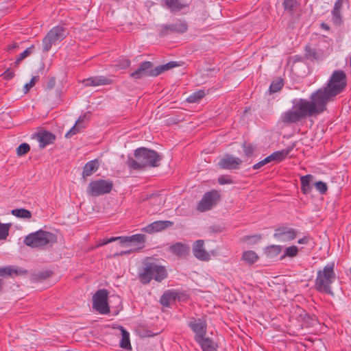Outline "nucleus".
Listing matches in <instances>:
<instances>
[{
	"mask_svg": "<svg viewBox=\"0 0 351 351\" xmlns=\"http://www.w3.org/2000/svg\"><path fill=\"white\" fill-rule=\"evenodd\" d=\"M10 225L8 223H0V240L7 238L9 234V228Z\"/></svg>",
	"mask_w": 351,
	"mask_h": 351,
	"instance_id": "obj_43",
	"label": "nucleus"
},
{
	"mask_svg": "<svg viewBox=\"0 0 351 351\" xmlns=\"http://www.w3.org/2000/svg\"><path fill=\"white\" fill-rule=\"evenodd\" d=\"M284 86V81L282 78H278L275 80H274L270 86H269V91L270 93V94H272V93H275L278 91H279L280 90L282 89V88Z\"/></svg>",
	"mask_w": 351,
	"mask_h": 351,
	"instance_id": "obj_36",
	"label": "nucleus"
},
{
	"mask_svg": "<svg viewBox=\"0 0 351 351\" xmlns=\"http://www.w3.org/2000/svg\"><path fill=\"white\" fill-rule=\"evenodd\" d=\"M21 62V61H18V58H16L15 62H14V66L17 67L19 65Z\"/></svg>",
	"mask_w": 351,
	"mask_h": 351,
	"instance_id": "obj_62",
	"label": "nucleus"
},
{
	"mask_svg": "<svg viewBox=\"0 0 351 351\" xmlns=\"http://www.w3.org/2000/svg\"><path fill=\"white\" fill-rule=\"evenodd\" d=\"M177 66H178V64L176 62H173V61L169 62L167 64L156 66V73H157V75H159L161 73H162L163 72L168 71L172 68H174Z\"/></svg>",
	"mask_w": 351,
	"mask_h": 351,
	"instance_id": "obj_37",
	"label": "nucleus"
},
{
	"mask_svg": "<svg viewBox=\"0 0 351 351\" xmlns=\"http://www.w3.org/2000/svg\"><path fill=\"white\" fill-rule=\"evenodd\" d=\"M27 271L25 269H20L19 267H14V266L9 265L5 267H0V276H20L27 274Z\"/></svg>",
	"mask_w": 351,
	"mask_h": 351,
	"instance_id": "obj_22",
	"label": "nucleus"
},
{
	"mask_svg": "<svg viewBox=\"0 0 351 351\" xmlns=\"http://www.w3.org/2000/svg\"><path fill=\"white\" fill-rule=\"evenodd\" d=\"M282 5L285 10L293 13L298 6V2L296 0H284Z\"/></svg>",
	"mask_w": 351,
	"mask_h": 351,
	"instance_id": "obj_40",
	"label": "nucleus"
},
{
	"mask_svg": "<svg viewBox=\"0 0 351 351\" xmlns=\"http://www.w3.org/2000/svg\"><path fill=\"white\" fill-rule=\"evenodd\" d=\"M169 251L179 258H185L189 254L190 246L182 242H177L169 246Z\"/></svg>",
	"mask_w": 351,
	"mask_h": 351,
	"instance_id": "obj_17",
	"label": "nucleus"
},
{
	"mask_svg": "<svg viewBox=\"0 0 351 351\" xmlns=\"http://www.w3.org/2000/svg\"><path fill=\"white\" fill-rule=\"evenodd\" d=\"M347 86V77L342 70H335L326 85L317 90L326 102L333 101L339 94L343 93Z\"/></svg>",
	"mask_w": 351,
	"mask_h": 351,
	"instance_id": "obj_3",
	"label": "nucleus"
},
{
	"mask_svg": "<svg viewBox=\"0 0 351 351\" xmlns=\"http://www.w3.org/2000/svg\"><path fill=\"white\" fill-rule=\"evenodd\" d=\"M206 95L205 91L204 90H199L197 91L194 92L192 95H191L186 99V101L189 103H196L202 99Z\"/></svg>",
	"mask_w": 351,
	"mask_h": 351,
	"instance_id": "obj_38",
	"label": "nucleus"
},
{
	"mask_svg": "<svg viewBox=\"0 0 351 351\" xmlns=\"http://www.w3.org/2000/svg\"><path fill=\"white\" fill-rule=\"evenodd\" d=\"M218 182H219V184L223 185V184H232L233 181L230 178L229 176L223 175V176H221L218 178Z\"/></svg>",
	"mask_w": 351,
	"mask_h": 351,
	"instance_id": "obj_49",
	"label": "nucleus"
},
{
	"mask_svg": "<svg viewBox=\"0 0 351 351\" xmlns=\"http://www.w3.org/2000/svg\"><path fill=\"white\" fill-rule=\"evenodd\" d=\"M131 64V62L129 59H123L119 61V64H117V66L120 68V69H126V68H128L130 66Z\"/></svg>",
	"mask_w": 351,
	"mask_h": 351,
	"instance_id": "obj_50",
	"label": "nucleus"
},
{
	"mask_svg": "<svg viewBox=\"0 0 351 351\" xmlns=\"http://www.w3.org/2000/svg\"><path fill=\"white\" fill-rule=\"evenodd\" d=\"M188 326L195 333V341L206 336L207 323L205 319L192 318L189 322Z\"/></svg>",
	"mask_w": 351,
	"mask_h": 351,
	"instance_id": "obj_14",
	"label": "nucleus"
},
{
	"mask_svg": "<svg viewBox=\"0 0 351 351\" xmlns=\"http://www.w3.org/2000/svg\"><path fill=\"white\" fill-rule=\"evenodd\" d=\"M243 152L246 156L250 157L252 156L254 152V147L252 144H245L244 143L243 145Z\"/></svg>",
	"mask_w": 351,
	"mask_h": 351,
	"instance_id": "obj_48",
	"label": "nucleus"
},
{
	"mask_svg": "<svg viewBox=\"0 0 351 351\" xmlns=\"http://www.w3.org/2000/svg\"><path fill=\"white\" fill-rule=\"evenodd\" d=\"M99 167V162L98 159H94L88 161L83 167L82 173V179L86 182L88 177L95 173Z\"/></svg>",
	"mask_w": 351,
	"mask_h": 351,
	"instance_id": "obj_20",
	"label": "nucleus"
},
{
	"mask_svg": "<svg viewBox=\"0 0 351 351\" xmlns=\"http://www.w3.org/2000/svg\"><path fill=\"white\" fill-rule=\"evenodd\" d=\"M242 162V160L239 158L234 157L230 154H226L219 161L218 165L223 169L235 170L239 169Z\"/></svg>",
	"mask_w": 351,
	"mask_h": 351,
	"instance_id": "obj_15",
	"label": "nucleus"
},
{
	"mask_svg": "<svg viewBox=\"0 0 351 351\" xmlns=\"http://www.w3.org/2000/svg\"><path fill=\"white\" fill-rule=\"evenodd\" d=\"M220 197L221 195L217 190H211L205 193L197 206V210L199 212L211 210L217 204Z\"/></svg>",
	"mask_w": 351,
	"mask_h": 351,
	"instance_id": "obj_9",
	"label": "nucleus"
},
{
	"mask_svg": "<svg viewBox=\"0 0 351 351\" xmlns=\"http://www.w3.org/2000/svg\"><path fill=\"white\" fill-rule=\"evenodd\" d=\"M33 138L39 142V147L43 149L49 145L53 144L56 137L55 134L49 131L41 130L35 133Z\"/></svg>",
	"mask_w": 351,
	"mask_h": 351,
	"instance_id": "obj_16",
	"label": "nucleus"
},
{
	"mask_svg": "<svg viewBox=\"0 0 351 351\" xmlns=\"http://www.w3.org/2000/svg\"><path fill=\"white\" fill-rule=\"evenodd\" d=\"M91 117V113L90 112H85L82 116H80L78 119H82V125H84L83 123L85 120H89Z\"/></svg>",
	"mask_w": 351,
	"mask_h": 351,
	"instance_id": "obj_57",
	"label": "nucleus"
},
{
	"mask_svg": "<svg viewBox=\"0 0 351 351\" xmlns=\"http://www.w3.org/2000/svg\"><path fill=\"white\" fill-rule=\"evenodd\" d=\"M18 47H19V45L16 43H14L8 46L7 50L8 51H12L13 49L17 48Z\"/></svg>",
	"mask_w": 351,
	"mask_h": 351,
	"instance_id": "obj_59",
	"label": "nucleus"
},
{
	"mask_svg": "<svg viewBox=\"0 0 351 351\" xmlns=\"http://www.w3.org/2000/svg\"><path fill=\"white\" fill-rule=\"evenodd\" d=\"M30 150V146L26 143H21L16 149V154L19 156L26 154Z\"/></svg>",
	"mask_w": 351,
	"mask_h": 351,
	"instance_id": "obj_42",
	"label": "nucleus"
},
{
	"mask_svg": "<svg viewBox=\"0 0 351 351\" xmlns=\"http://www.w3.org/2000/svg\"><path fill=\"white\" fill-rule=\"evenodd\" d=\"M3 285V282L1 279H0V291L2 289V286Z\"/></svg>",
	"mask_w": 351,
	"mask_h": 351,
	"instance_id": "obj_63",
	"label": "nucleus"
},
{
	"mask_svg": "<svg viewBox=\"0 0 351 351\" xmlns=\"http://www.w3.org/2000/svg\"><path fill=\"white\" fill-rule=\"evenodd\" d=\"M125 243H138L142 245L139 247V249H142L144 247V242L145 241V236L143 234H136L130 237H124Z\"/></svg>",
	"mask_w": 351,
	"mask_h": 351,
	"instance_id": "obj_29",
	"label": "nucleus"
},
{
	"mask_svg": "<svg viewBox=\"0 0 351 351\" xmlns=\"http://www.w3.org/2000/svg\"><path fill=\"white\" fill-rule=\"evenodd\" d=\"M305 52V56L308 59L319 60L320 58V53L317 52L316 49L312 48L309 45H306Z\"/></svg>",
	"mask_w": 351,
	"mask_h": 351,
	"instance_id": "obj_35",
	"label": "nucleus"
},
{
	"mask_svg": "<svg viewBox=\"0 0 351 351\" xmlns=\"http://www.w3.org/2000/svg\"><path fill=\"white\" fill-rule=\"evenodd\" d=\"M282 247L277 245H271L266 247L264 253L267 258H272L280 254Z\"/></svg>",
	"mask_w": 351,
	"mask_h": 351,
	"instance_id": "obj_28",
	"label": "nucleus"
},
{
	"mask_svg": "<svg viewBox=\"0 0 351 351\" xmlns=\"http://www.w3.org/2000/svg\"><path fill=\"white\" fill-rule=\"evenodd\" d=\"M135 251H136V249H130L128 250L121 251L120 252L114 254V256H123L125 254H130Z\"/></svg>",
	"mask_w": 351,
	"mask_h": 351,
	"instance_id": "obj_55",
	"label": "nucleus"
},
{
	"mask_svg": "<svg viewBox=\"0 0 351 351\" xmlns=\"http://www.w3.org/2000/svg\"><path fill=\"white\" fill-rule=\"evenodd\" d=\"M204 242L203 240H197L193 249L194 256L200 261H208L210 258L209 254L204 249Z\"/></svg>",
	"mask_w": 351,
	"mask_h": 351,
	"instance_id": "obj_21",
	"label": "nucleus"
},
{
	"mask_svg": "<svg viewBox=\"0 0 351 351\" xmlns=\"http://www.w3.org/2000/svg\"><path fill=\"white\" fill-rule=\"evenodd\" d=\"M108 239H109L110 243L115 241H119V243L121 244L125 243V239L124 237H111Z\"/></svg>",
	"mask_w": 351,
	"mask_h": 351,
	"instance_id": "obj_56",
	"label": "nucleus"
},
{
	"mask_svg": "<svg viewBox=\"0 0 351 351\" xmlns=\"http://www.w3.org/2000/svg\"><path fill=\"white\" fill-rule=\"evenodd\" d=\"M3 79L10 80L14 77V72L10 69H8L3 74Z\"/></svg>",
	"mask_w": 351,
	"mask_h": 351,
	"instance_id": "obj_51",
	"label": "nucleus"
},
{
	"mask_svg": "<svg viewBox=\"0 0 351 351\" xmlns=\"http://www.w3.org/2000/svg\"><path fill=\"white\" fill-rule=\"evenodd\" d=\"M34 45H32L29 47H27L23 52L21 53L18 56V61H22L25 58L28 57L34 51Z\"/></svg>",
	"mask_w": 351,
	"mask_h": 351,
	"instance_id": "obj_44",
	"label": "nucleus"
},
{
	"mask_svg": "<svg viewBox=\"0 0 351 351\" xmlns=\"http://www.w3.org/2000/svg\"><path fill=\"white\" fill-rule=\"evenodd\" d=\"M210 230L213 232H221L223 228L219 226H212L210 227Z\"/></svg>",
	"mask_w": 351,
	"mask_h": 351,
	"instance_id": "obj_58",
	"label": "nucleus"
},
{
	"mask_svg": "<svg viewBox=\"0 0 351 351\" xmlns=\"http://www.w3.org/2000/svg\"><path fill=\"white\" fill-rule=\"evenodd\" d=\"M85 128V125H82V119H77L75 125L66 133V138H71L74 134L80 132L82 128Z\"/></svg>",
	"mask_w": 351,
	"mask_h": 351,
	"instance_id": "obj_30",
	"label": "nucleus"
},
{
	"mask_svg": "<svg viewBox=\"0 0 351 351\" xmlns=\"http://www.w3.org/2000/svg\"><path fill=\"white\" fill-rule=\"evenodd\" d=\"M156 69L153 62L143 61L139 64L138 67L130 74V77L134 80H140L143 77H157Z\"/></svg>",
	"mask_w": 351,
	"mask_h": 351,
	"instance_id": "obj_10",
	"label": "nucleus"
},
{
	"mask_svg": "<svg viewBox=\"0 0 351 351\" xmlns=\"http://www.w3.org/2000/svg\"><path fill=\"white\" fill-rule=\"evenodd\" d=\"M327 104L316 90L311 95L310 100L306 99L297 100L292 108L281 114L280 121L286 125L297 123L306 117L322 113L326 110Z\"/></svg>",
	"mask_w": 351,
	"mask_h": 351,
	"instance_id": "obj_1",
	"label": "nucleus"
},
{
	"mask_svg": "<svg viewBox=\"0 0 351 351\" xmlns=\"http://www.w3.org/2000/svg\"><path fill=\"white\" fill-rule=\"evenodd\" d=\"M168 276L165 267L157 264L152 258H145L139 269L138 278L143 285L149 284L152 279L162 282Z\"/></svg>",
	"mask_w": 351,
	"mask_h": 351,
	"instance_id": "obj_4",
	"label": "nucleus"
},
{
	"mask_svg": "<svg viewBox=\"0 0 351 351\" xmlns=\"http://www.w3.org/2000/svg\"><path fill=\"white\" fill-rule=\"evenodd\" d=\"M173 225V222L168 220L156 221L147 225L143 228V230L149 234L158 232L164 230Z\"/></svg>",
	"mask_w": 351,
	"mask_h": 351,
	"instance_id": "obj_18",
	"label": "nucleus"
},
{
	"mask_svg": "<svg viewBox=\"0 0 351 351\" xmlns=\"http://www.w3.org/2000/svg\"><path fill=\"white\" fill-rule=\"evenodd\" d=\"M11 214L18 218L21 219H30L32 217V213L25 208H16L11 211Z\"/></svg>",
	"mask_w": 351,
	"mask_h": 351,
	"instance_id": "obj_32",
	"label": "nucleus"
},
{
	"mask_svg": "<svg viewBox=\"0 0 351 351\" xmlns=\"http://www.w3.org/2000/svg\"><path fill=\"white\" fill-rule=\"evenodd\" d=\"M52 271H51L50 270L38 271L37 273L34 274L33 278L35 280H43L50 277Z\"/></svg>",
	"mask_w": 351,
	"mask_h": 351,
	"instance_id": "obj_41",
	"label": "nucleus"
},
{
	"mask_svg": "<svg viewBox=\"0 0 351 351\" xmlns=\"http://www.w3.org/2000/svg\"><path fill=\"white\" fill-rule=\"evenodd\" d=\"M119 329L121 331L122 338L120 341V347L128 350L132 349L130 341V333L123 327L119 326Z\"/></svg>",
	"mask_w": 351,
	"mask_h": 351,
	"instance_id": "obj_26",
	"label": "nucleus"
},
{
	"mask_svg": "<svg viewBox=\"0 0 351 351\" xmlns=\"http://www.w3.org/2000/svg\"><path fill=\"white\" fill-rule=\"evenodd\" d=\"M312 179L313 176L311 174L303 176L300 178L301 191L304 194L306 195L311 193L312 189V187L311 186Z\"/></svg>",
	"mask_w": 351,
	"mask_h": 351,
	"instance_id": "obj_24",
	"label": "nucleus"
},
{
	"mask_svg": "<svg viewBox=\"0 0 351 351\" xmlns=\"http://www.w3.org/2000/svg\"><path fill=\"white\" fill-rule=\"evenodd\" d=\"M320 26H321V27L323 29H325V30H327V31L330 29L329 25L328 24L325 23H322Z\"/></svg>",
	"mask_w": 351,
	"mask_h": 351,
	"instance_id": "obj_60",
	"label": "nucleus"
},
{
	"mask_svg": "<svg viewBox=\"0 0 351 351\" xmlns=\"http://www.w3.org/2000/svg\"><path fill=\"white\" fill-rule=\"evenodd\" d=\"M188 30L187 23L181 19H178L175 23L170 25L161 26L160 35L165 36L170 33L183 34Z\"/></svg>",
	"mask_w": 351,
	"mask_h": 351,
	"instance_id": "obj_12",
	"label": "nucleus"
},
{
	"mask_svg": "<svg viewBox=\"0 0 351 351\" xmlns=\"http://www.w3.org/2000/svg\"><path fill=\"white\" fill-rule=\"evenodd\" d=\"M311 237L308 235L304 236L302 238L298 241L299 244H307L311 240Z\"/></svg>",
	"mask_w": 351,
	"mask_h": 351,
	"instance_id": "obj_54",
	"label": "nucleus"
},
{
	"mask_svg": "<svg viewBox=\"0 0 351 351\" xmlns=\"http://www.w3.org/2000/svg\"><path fill=\"white\" fill-rule=\"evenodd\" d=\"M108 243H110L109 242V239H104L101 241V243H100L99 244V245H106Z\"/></svg>",
	"mask_w": 351,
	"mask_h": 351,
	"instance_id": "obj_61",
	"label": "nucleus"
},
{
	"mask_svg": "<svg viewBox=\"0 0 351 351\" xmlns=\"http://www.w3.org/2000/svg\"><path fill=\"white\" fill-rule=\"evenodd\" d=\"M335 277L334 263H328L323 269H319L317 273L315 280V289L321 293L333 295L331 285L335 281Z\"/></svg>",
	"mask_w": 351,
	"mask_h": 351,
	"instance_id": "obj_5",
	"label": "nucleus"
},
{
	"mask_svg": "<svg viewBox=\"0 0 351 351\" xmlns=\"http://www.w3.org/2000/svg\"><path fill=\"white\" fill-rule=\"evenodd\" d=\"M108 291L99 289L93 296V307L99 313L106 315L110 312L108 300Z\"/></svg>",
	"mask_w": 351,
	"mask_h": 351,
	"instance_id": "obj_11",
	"label": "nucleus"
},
{
	"mask_svg": "<svg viewBox=\"0 0 351 351\" xmlns=\"http://www.w3.org/2000/svg\"><path fill=\"white\" fill-rule=\"evenodd\" d=\"M272 162V160H271V158L269 156H267L265 158H264L263 160L259 161L258 162L254 164L252 167V168L254 169H258L260 168H261L262 167H263L264 165L268 164L269 162Z\"/></svg>",
	"mask_w": 351,
	"mask_h": 351,
	"instance_id": "obj_46",
	"label": "nucleus"
},
{
	"mask_svg": "<svg viewBox=\"0 0 351 351\" xmlns=\"http://www.w3.org/2000/svg\"><path fill=\"white\" fill-rule=\"evenodd\" d=\"M298 231L287 226H280L275 229L274 237L279 241L287 242L296 238Z\"/></svg>",
	"mask_w": 351,
	"mask_h": 351,
	"instance_id": "obj_13",
	"label": "nucleus"
},
{
	"mask_svg": "<svg viewBox=\"0 0 351 351\" xmlns=\"http://www.w3.org/2000/svg\"><path fill=\"white\" fill-rule=\"evenodd\" d=\"M177 297L178 294L176 292L166 291L162 295L160 302L164 306H169L170 302H175Z\"/></svg>",
	"mask_w": 351,
	"mask_h": 351,
	"instance_id": "obj_27",
	"label": "nucleus"
},
{
	"mask_svg": "<svg viewBox=\"0 0 351 351\" xmlns=\"http://www.w3.org/2000/svg\"><path fill=\"white\" fill-rule=\"evenodd\" d=\"M196 342L200 345L203 351H215L217 348V345L210 338L205 336L196 340Z\"/></svg>",
	"mask_w": 351,
	"mask_h": 351,
	"instance_id": "obj_23",
	"label": "nucleus"
},
{
	"mask_svg": "<svg viewBox=\"0 0 351 351\" xmlns=\"http://www.w3.org/2000/svg\"><path fill=\"white\" fill-rule=\"evenodd\" d=\"M162 159V156L155 150L142 147L135 149L134 158L128 157L126 163L129 168L140 170L159 167Z\"/></svg>",
	"mask_w": 351,
	"mask_h": 351,
	"instance_id": "obj_2",
	"label": "nucleus"
},
{
	"mask_svg": "<svg viewBox=\"0 0 351 351\" xmlns=\"http://www.w3.org/2000/svg\"><path fill=\"white\" fill-rule=\"evenodd\" d=\"M315 186L316 189L321 193L324 194L328 190V186L326 183L322 181H318L315 183Z\"/></svg>",
	"mask_w": 351,
	"mask_h": 351,
	"instance_id": "obj_45",
	"label": "nucleus"
},
{
	"mask_svg": "<svg viewBox=\"0 0 351 351\" xmlns=\"http://www.w3.org/2000/svg\"><path fill=\"white\" fill-rule=\"evenodd\" d=\"M57 242V237L53 233L39 230L25 237L24 243L32 247H40L47 245H52Z\"/></svg>",
	"mask_w": 351,
	"mask_h": 351,
	"instance_id": "obj_6",
	"label": "nucleus"
},
{
	"mask_svg": "<svg viewBox=\"0 0 351 351\" xmlns=\"http://www.w3.org/2000/svg\"><path fill=\"white\" fill-rule=\"evenodd\" d=\"M342 5H343V0H337L335 3L333 10H332V16H333V19H334L335 22H336V23L339 22L341 19L340 10L342 8Z\"/></svg>",
	"mask_w": 351,
	"mask_h": 351,
	"instance_id": "obj_34",
	"label": "nucleus"
},
{
	"mask_svg": "<svg viewBox=\"0 0 351 351\" xmlns=\"http://www.w3.org/2000/svg\"><path fill=\"white\" fill-rule=\"evenodd\" d=\"M113 188V182L110 180H92L86 188V193L91 197H98L110 193Z\"/></svg>",
	"mask_w": 351,
	"mask_h": 351,
	"instance_id": "obj_8",
	"label": "nucleus"
},
{
	"mask_svg": "<svg viewBox=\"0 0 351 351\" xmlns=\"http://www.w3.org/2000/svg\"><path fill=\"white\" fill-rule=\"evenodd\" d=\"M298 253V248L295 245H291L286 247L284 252V254L281 256V259L285 257H295Z\"/></svg>",
	"mask_w": 351,
	"mask_h": 351,
	"instance_id": "obj_39",
	"label": "nucleus"
},
{
	"mask_svg": "<svg viewBox=\"0 0 351 351\" xmlns=\"http://www.w3.org/2000/svg\"><path fill=\"white\" fill-rule=\"evenodd\" d=\"M165 4L171 12H178L186 6L181 3L179 0H165Z\"/></svg>",
	"mask_w": 351,
	"mask_h": 351,
	"instance_id": "obj_31",
	"label": "nucleus"
},
{
	"mask_svg": "<svg viewBox=\"0 0 351 351\" xmlns=\"http://www.w3.org/2000/svg\"><path fill=\"white\" fill-rule=\"evenodd\" d=\"M39 80L38 76H34L29 83H27L24 86V93H27L31 88H32L35 84Z\"/></svg>",
	"mask_w": 351,
	"mask_h": 351,
	"instance_id": "obj_47",
	"label": "nucleus"
},
{
	"mask_svg": "<svg viewBox=\"0 0 351 351\" xmlns=\"http://www.w3.org/2000/svg\"><path fill=\"white\" fill-rule=\"evenodd\" d=\"M242 259L250 265L254 264L258 259V256L254 251L244 252L242 255Z\"/></svg>",
	"mask_w": 351,
	"mask_h": 351,
	"instance_id": "obj_33",
	"label": "nucleus"
},
{
	"mask_svg": "<svg viewBox=\"0 0 351 351\" xmlns=\"http://www.w3.org/2000/svg\"><path fill=\"white\" fill-rule=\"evenodd\" d=\"M251 239L253 240L252 241L253 243H256L261 239V235L256 234V235H252V236H245L244 237V241H250Z\"/></svg>",
	"mask_w": 351,
	"mask_h": 351,
	"instance_id": "obj_52",
	"label": "nucleus"
},
{
	"mask_svg": "<svg viewBox=\"0 0 351 351\" xmlns=\"http://www.w3.org/2000/svg\"><path fill=\"white\" fill-rule=\"evenodd\" d=\"M56 84V78L53 77H51L49 79L47 85H46V89L51 90L52 89Z\"/></svg>",
	"mask_w": 351,
	"mask_h": 351,
	"instance_id": "obj_53",
	"label": "nucleus"
},
{
	"mask_svg": "<svg viewBox=\"0 0 351 351\" xmlns=\"http://www.w3.org/2000/svg\"><path fill=\"white\" fill-rule=\"evenodd\" d=\"M82 83L86 87L109 85L112 83V80L106 76L98 75L84 79Z\"/></svg>",
	"mask_w": 351,
	"mask_h": 351,
	"instance_id": "obj_19",
	"label": "nucleus"
},
{
	"mask_svg": "<svg viewBox=\"0 0 351 351\" xmlns=\"http://www.w3.org/2000/svg\"><path fill=\"white\" fill-rule=\"evenodd\" d=\"M293 149V147H288L286 149L276 151L272 153L270 156L272 161L281 162L287 157L291 151Z\"/></svg>",
	"mask_w": 351,
	"mask_h": 351,
	"instance_id": "obj_25",
	"label": "nucleus"
},
{
	"mask_svg": "<svg viewBox=\"0 0 351 351\" xmlns=\"http://www.w3.org/2000/svg\"><path fill=\"white\" fill-rule=\"evenodd\" d=\"M67 34L64 27L60 25L53 27L43 39V51L48 52L53 45L64 39Z\"/></svg>",
	"mask_w": 351,
	"mask_h": 351,
	"instance_id": "obj_7",
	"label": "nucleus"
}]
</instances>
